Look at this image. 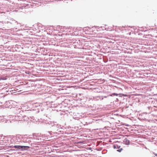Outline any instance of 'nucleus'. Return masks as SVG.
<instances>
[{
  "mask_svg": "<svg viewBox=\"0 0 157 157\" xmlns=\"http://www.w3.org/2000/svg\"><path fill=\"white\" fill-rule=\"evenodd\" d=\"M14 148L16 149H21L22 150H26L29 148V147L27 146H21L20 145H16L14 146Z\"/></svg>",
  "mask_w": 157,
  "mask_h": 157,
  "instance_id": "obj_1",
  "label": "nucleus"
},
{
  "mask_svg": "<svg viewBox=\"0 0 157 157\" xmlns=\"http://www.w3.org/2000/svg\"><path fill=\"white\" fill-rule=\"evenodd\" d=\"M113 147L114 149H119L121 147V146L117 144H115L113 145Z\"/></svg>",
  "mask_w": 157,
  "mask_h": 157,
  "instance_id": "obj_2",
  "label": "nucleus"
},
{
  "mask_svg": "<svg viewBox=\"0 0 157 157\" xmlns=\"http://www.w3.org/2000/svg\"><path fill=\"white\" fill-rule=\"evenodd\" d=\"M125 140H126V143L125 144L127 145L129 143V140H127L126 139Z\"/></svg>",
  "mask_w": 157,
  "mask_h": 157,
  "instance_id": "obj_3",
  "label": "nucleus"
},
{
  "mask_svg": "<svg viewBox=\"0 0 157 157\" xmlns=\"http://www.w3.org/2000/svg\"><path fill=\"white\" fill-rule=\"evenodd\" d=\"M118 150H117V151H119V152H121V151L123 149L122 148H120L118 149Z\"/></svg>",
  "mask_w": 157,
  "mask_h": 157,
  "instance_id": "obj_4",
  "label": "nucleus"
}]
</instances>
